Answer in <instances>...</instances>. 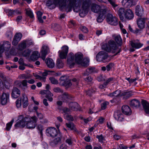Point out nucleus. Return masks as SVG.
<instances>
[{"instance_id":"f257e3e1","label":"nucleus","mask_w":149,"mask_h":149,"mask_svg":"<svg viewBox=\"0 0 149 149\" xmlns=\"http://www.w3.org/2000/svg\"><path fill=\"white\" fill-rule=\"evenodd\" d=\"M102 47L104 50L108 52H111L113 53L116 52L115 55L119 53L121 50V49H120L116 52L118 47L115 41L112 40H109L107 43L103 44Z\"/></svg>"},{"instance_id":"f03ea898","label":"nucleus","mask_w":149,"mask_h":149,"mask_svg":"<svg viewBox=\"0 0 149 149\" xmlns=\"http://www.w3.org/2000/svg\"><path fill=\"white\" fill-rule=\"evenodd\" d=\"M117 13L120 19L122 21H124V17L127 19L131 20L134 17L132 11L129 8L125 10L123 8H120Z\"/></svg>"},{"instance_id":"7ed1b4c3","label":"nucleus","mask_w":149,"mask_h":149,"mask_svg":"<svg viewBox=\"0 0 149 149\" xmlns=\"http://www.w3.org/2000/svg\"><path fill=\"white\" fill-rule=\"evenodd\" d=\"M81 0H64V2L69 3L66 10L67 12L70 11L72 8L74 11L78 12L80 10L81 6L82 7Z\"/></svg>"},{"instance_id":"20e7f679","label":"nucleus","mask_w":149,"mask_h":149,"mask_svg":"<svg viewBox=\"0 0 149 149\" xmlns=\"http://www.w3.org/2000/svg\"><path fill=\"white\" fill-rule=\"evenodd\" d=\"M82 7L80 10L79 15L81 17H84L88 13L91 5V0H81Z\"/></svg>"},{"instance_id":"39448f33","label":"nucleus","mask_w":149,"mask_h":149,"mask_svg":"<svg viewBox=\"0 0 149 149\" xmlns=\"http://www.w3.org/2000/svg\"><path fill=\"white\" fill-rule=\"evenodd\" d=\"M24 120L26 122L27 128L29 129H32L36 127L38 118L35 116L32 117L28 116L24 117Z\"/></svg>"},{"instance_id":"423d86ee","label":"nucleus","mask_w":149,"mask_h":149,"mask_svg":"<svg viewBox=\"0 0 149 149\" xmlns=\"http://www.w3.org/2000/svg\"><path fill=\"white\" fill-rule=\"evenodd\" d=\"M91 9L92 12L95 13H100L103 12L104 14L107 10V7L104 6L98 5L95 3H91Z\"/></svg>"},{"instance_id":"0eeeda50","label":"nucleus","mask_w":149,"mask_h":149,"mask_svg":"<svg viewBox=\"0 0 149 149\" xmlns=\"http://www.w3.org/2000/svg\"><path fill=\"white\" fill-rule=\"evenodd\" d=\"M64 2V0H48L46 3V5L50 9H52L55 7L56 5L62 6Z\"/></svg>"},{"instance_id":"6e6552de","label":"nucleus","mask_w":149,"mask_h":149,"mask_svg":"<svg viewBox=\"0 0 149 149\" xmlns=\"http://www.w3.org/2000/svg\"><path fill=\"white\" fill-rule=\"evenodd\" d=\"M106 20L107 22L111 25L116 26L118 24L117 18L111 14L109 13L107 15Z\"/></svg>"},{"instance_id":"1a4fd4ad","label":"nucleus","mask_w":149,"mask_h":149,"mask_svg":"<svg viewBox=\"0 0 149 149\" xmlns=\"http://www.w3.org/2000/svg\"><path fill=\"white\" fill-rule=\"evenodd\" d=\"M108 57V54L104 51L100 52L96 55V59L97 61H102L103 62H105V60Z\"/></svg>"},{"instance_id":"9d476101","label":"nucleus","mask_w":149,"mask_h":149,"mask_svg":"<svg viewBox=\"0 0 149 149\" xmlns=\"http://www.w3.org/2000/svg\"><path fill=\"white\" fill-rule=\"evenodd\" d=\"M60 80L62 84L67 88L70 87L72 85L71 80L68 79L65 75L62 76L60 78Z\"/></svg>"},{"instance_id":"9b49d317","label":"nucleus","mask_w":149,"mask_h":149,"mask_svg":"<svg viewBox=\"0 0 149 149\" xmlns=\"http://www.w3.org/2000/svg\"><path fill=\"white\" fill-rule=\"evenodd\" d=\"M9 94L3 93L1 97H0V103L2 105L6 104L9 102Z\"/></svg>"},{"instance_id":"f8f14e48","label":"nucleus","mask_w":149,"mask_h":149,"mask_svg":"<svg viewBox=\"0 0 149 149\" xmlns=\"http://www.w3.org/2000/svg\"><path fill=\"white\" fill-rule=\"evenodd\" d=\"M67 63L70 68H72L74 65V56L73 53L70 52L67 58Z\"/></svg>"},{"instance_id":"ddd939ff","label":"nucleus","mask_w":149,"mask_h":149,"mask_svg":"<svg viewBox=\"0 0 149 149\" xmlns=\"http://www.w3.org/2000/svg\"><path fill=\"white\" fill-rule=\"evenodd\" d=\"M46 132L47 135L51 136L54 137L57 134L56 128L53 127L48 128L46 130Z\"/></svg>"},{"instance_id":"4468645a","label":"nucleus","mask_w":149,"mask_h":149,"mask_svg":"<svg viewBox=\"0 0 149 149\" xmlns=\"http://www.w3.org/2000/svg\"><path fill=\"white\" fill-rule=\"evenodd\" d=\"M146 18L139 17L137 19V23L139 28L141 29H143L145 27Z\"/></svg>"},{"instance_id":"2eb2a0df","label":"nucleus","mask_w":149,"mask_h":149,"mask_svg":"<svg viewBox=\"0 0 149 149\" xmlns=\"http://www.w3.org/2000/svg\"><path fill=\"white\" fill-rule=\"evenodd\" d=\"M49 52V50L48 47L45 45H43L41 50L42 58L44 60L46 56Z\"/></svg>"},{"instance_id":"dca6fc26","label":"nucleus","mask_w":149,"mask_h":149,"mask_svg":"<svg viewBox=\"0 0 149 149\" xmlns=\"http://www.w3.org/2000/svg\"><path fill=\"white\" fill-rule=\"evenodd\" d=\"M19 119H22V120H20L15 125V127H23L26 125V122L24 120V118L22 115H20L19 117Z\"/></svg>"},{"instance_id":"f3484780","label":"nucleus","mask_w":149,"mask_h":149,"mask_svg":"<svg viewBox=\"0 0 149 149\" xmlns=\"http://www.w3.org/2000/svg\"><path fill=\"white\" fill-rule=\"evenodd\" d=\"M40 93L41 94H46V97L47 98L49 101L50 102H52L53 100V98L52 97L53 96V95L49 90H44L41 91L40 92Z\"/></svg>"},{"instance_id":"a211bd4d","label":"nucleus","mask_w":149,"mask_h":149,"mask_svg":"<svg viewBox=\"0 0 149 149\" xmlns=\"http://www.w3.org/2000/svg\"><path fill=\"white\" fill-rule=\"evenodd\" d=\"M20 93V91L17 88L14 87L12 89V97L14 98H16L19 96Z\"/></svg>"},{"instance_id":"6ab92c4d","label":"nucleus","mask_w":149,"mask_h":149,"mask_svg":"<svg viewBox=\"0 0 149 149\" xmlns=\"http://www.w3.org/2000/svg\"><path fill=\"white\" fill-rule=\"evenodd\" d=\"M130 106L134 108H138L140 105V102L138 100L134 99L131 100L130 103Z\"/></svg>"},{"instance_id":"aec40b11","label":"nucleus","mask_w":149,"mask_h":149,"mask_svg":"<svg viewBox=\"0 0 149 149\" xmlns=\"http://www.w3.org/2000/svg\"><path fill=\"white\" fill-rule=\"evenodd\" d=\"M69 108L73 111H77L79 109V104L76 102H71L69 104Z\"/></svg>"},{"instance_id":"412c9836","label":"nucleus","mask_w":149,"mask_h":149,"mask_svg":"<svg viewBox=\"0 0 149 149\" xmlns=\"http://www.w3.org/2000/svg\"><path fill=\"white\" fill-rule=\"evenodd\" d=\"M114 116L116 120L119 121H122L124 119L123 115L119 111H117L115 112Z\"/></svg>"},{"instance_id":"4be33fe9","label":"nucleus","mask_w":149,"mask_h":149,"mask_svg":"<svg viewBox=\"0 0 149 149\" xmlns=\"http://www.w3.org/2000/svg\"><path fill=\"white\" fill-rule=\"evenodd\" d=\"M122 110L123 113L125 115H130L131 114V110L127 105L123 106L122 107Z\"/></svg>"},{"instance_id":"5701e85b","label":"nucleus","mask_w":149,"mask_h":149,"mask_svg":"<svg viewBox=\"0 0 149 149\" xmlns=\"http://www.w3.org/2000/svg\"><path fill=\"white\" fill-rule=\"evenodd\" d=\"M75 61L77 63L81 64L82 62L83 55L80 53H77L75 55Z\"/></svg>"},{"instance_id":"b1692460","label":"nucleus","mask_w":149,"mask_h":149,"mask_svg":"<svg viewBox=\"0 0 149 149\" xmlns=\"http://www.w3.org/2000/svg\"><path fill=\"white\" fill-rule=\"evenodd\" d=\"M141 103L145 112L149 114V103L145 100H142Z\"/></svg>"},{"instance_id":"393cba45","label":"nucleus","mask_w":149,"mask_h":149,"mask_svg":"<svg viewBox=\"0 0 149 149\" xmlns=\"http://www.w3.org/2000/svg\"><path fill=\"white\" fill-rule=\"evenodd\" d=\"M130 42V44L132 47L135 49L139 48L143 45V44L139 42H136L135 41H131Z\"/></svg>"},{"instance_id":"a878e982","label":"nucleus","mask_w":149,"mask_h":149,"mask_svg":"<svg viewBox=\"0 0 149 149\" xmlns=\"http://www.w3.org/2000/svg\"><path fill=\"white\" fill-rule=\"evenodd\" d=\"M143 10L139 6L137 5L136 7L135 13L136 15L141 17L143 13Z\"/></svg>"},{"instance_id":"bb28decb","label":"nucleus","mask_w":149,"mask_h":149,"mask_svg":"<svg viewBox=\"0 0 149 149\" xmlns=\"http://www.w3.org/2000/svg\"><path fill=\"white\" fill-rule=\"evenodd\" d=\"M132 91H124L121 93V96H123V98L124 99L126 100L132 96Z\"/></svg>"},{"instance_id":"cd10ccee","label":"nucleus","mask_w":149,"mask_h":149,"mask_svg":"<svg viewBox=\"0 0 149 149\" xmlns=\"http://www.w3.org/2000/svg\"><path fill=\"white\" fill-rule=\"evenodd\" d=\"M45 61L46 65L49 68H52L54 66V63L53 60L51 58H47Z\"/></svg>"},{"instance_id":"c85d7f7f","label":"nucleus","mask_w":149,"mask_h":149,"mask_svg":"<svg viewBox=\"0 0 149 149\" xmlns=\"http://www.w3.org/2000/svg\"><path fill=\"white\" fill-rule=\"evenodd\" d=\"M122 3L124 7L129 8L132 5V0H123Z\"/></svg>"},{"instance_id":"c756f323","label":"nucleus","mask_w":149,"mask_h":149,"mask_svg":"<svg viewBox=\"0 0 149 149\" xmlns=\"http://www.w3.org/2000/svg\"><path fill=\"white\" fill-rule=\"evenodd\" d=\"M28 99L27 97L24 95H22V104H23V107L24 108H26L28 105Z\"/></svg>"},{"instance_id":"7c9ffc66","label":"nucleus","mask_w":149,"mask_h":149,"mask_svg":"<svg viewBox=\"0 0 149 149\" xmlns=\"http://www.w3.org/2000/svg\"><path fill=\"white\" fill-rule=\"evenodd\" d=\"M40 56V54L38 51L33 52L30 56V59L33 61L37 60Z\"/></svg>"},{"instance_id":"2f4dec72","label":"nucleus","mask_w":149,"mask_h":149,"mask_svg":"<svg viewBox=\"0 0 149 149\" xmlns=\"http://www.w3.org/2000/svg\"><path fill=\"white\" fill-rule=\"evenodd\" d=\"M62 95H60V97L61 98V100L63 101H67L68 99H70L71 98L70 95L68 93L63 92Z\"/></svg>"},{"instance_id":"473e14b6","label":"nucleus","mask_w":149,"mask_h":149,"mask_svg":"<svg viewBox=\"0 0 149 149\" xmlns=\"http://www.w3.org/2000/svg\"><path fill=\"white\" fill-rule=\"evenodd\" d=\"M2 45L4 51L5 50L6 51H8L11 46V44L9 41L4 42Z\"/></svg>"},{"instance_id":"72a5a7b5","label":"nucleus","mask_w":149,"mask_h":149,"mask_svg":"<svg viewBox=\"0 0 149 149\" xmlns=\"http://www.w3.org/2000/svg\"><path fill=\"white\" fill-rule=\"evenodd\" d=\"M107 12V11H106V12L104 14H103L102 12L99 13V16L97 17V21L98 22H102L104 18V15L106 14Z\"/></svg>"},{"instance_id":"f704fd0d","label":"nucleus","mask_w":149,"mask_h":149,"mask_svg":"<svg viewBox=\"0 0 149 149\" xmlns=\"http://www.w3.org/2000/svg\"><path fill=\"white\" fill-rule=\"evenodd\" d=\"M38 74H58L57 73H56L54 71H50L45 70L39 71Z\"/></svg>"},{"instance_id":"c9c22d12","label":"nucleus","mask_w":149,"mask_h":149,"mask_svg":"<svg viewBox=\"0 0 149 149\" xmlns=\"http://www.w3.org/2000/svg\"><path fill=\"white\" fill-rule=\"evenodd\" d=\"M121 93L120 90H117L112 93L109 94L108 95L111 97H117L121 96Z\"/></svg>"},{"instance_id":"e433bc0d","label":"nucleus","mask_w":149,"mask_h":149,"mask_svg":"<svg viewBox=\"0 0 149 149\" xmlns=\"http://www.w3.org/2000/svg\"><path fill=\"white\" fill-rule=\"evenodd\" d=\"M27 83V81L26 79L22 81L21 83L22 86H21V87L23 91H24L28 88Z\"/></svg>"},{"instance_id":"4c0bfd02","label":"nucleus","mask_w":149,"mask_h":149,"mask_svg":"<svg viewBox=\"0 0 149 149\" xmlns=\"http://www.w3.org/2000/svg\"><path fill=\"white\" fill-rule=\"evenodd\" d=\"M86 71L87 72L86 74H89L96 73L97 71L94 68H90L87 69L86 70Z\"/></svg>"},{"instance_id":"58836bf2","label":"nucleus","mask_w":149,"mask_h":149,"mask_svg":"<svg viewBox=\"0 0 149 149\" xmlns=\"http://www.w3.org/2000/svg\"><path fill=\"white\" fill-rule=\"evenodd\" d=\"M61 141V138L60 137H57L55 138L53 141L50 143V145L52 146H53L54 145H56L60 143Z\"/></svg>"},{"instance_id":"ea45409f","label":"nucleus","mask_w":149,"mask_h":149,"mask_svg":"<svg viewBox=\"0 0 149 149\" xmlns=\"http://www.w3.org/2000/svg\"><path fill=\"white\" fill-rule=\"evenodd\" d=\"M47 75H35L36 79H39L42 81L45 82L46 81Z\"/></svg>"},{"instance_id":"a19ab883","label":"nucleus","mask_w":149,"mask_h":149,"mask_svg":"<svg viewBox=\"0 0 149 149\" xmlns=\"http://www.w3.org/2000/svg\"><path fill=\"white\" fill-rule=\"evenodd\" d=\"M115 40L117 43L119 45L122 44V40L120 35H117L115 37Z\"/></svg>"},{"instance_id":"79ce46f5","label":"nucleus","mask_w":149,"mask_h":149,"mask_svg":"<svg viewBox=\"0 0 149 149\" xmlns=\"http://www.w3.org/2000/svg\"><path fill=\"white\" fill-rule=\"evenodd\" d=\"M26 45L24 41L22 42L18 45V49L20 51H22L26 47Z\"/></svg>"},{"instance_id":"37998d69","label":"nucleus","mask_w":149,"mask_h":149,"mask_svg":"<svg viewBox=\"0 0 149 149\" xmlns=\"http://www.w3.org/2000/svg\"><path fill=\"white\" fill-rule=\"evenodd\" d=\"M5 11L8 13V15L9 16L13 17L15 15L14 10H9L8 9H4Z\"/></svg>"},{"instance_id":"c03bdc74","label":"nucleus","mask_w":149,"mask_h":149,"mask_svg":"<svg viewBox=\"0 0 149 149\" xmlns=\"http://www.w3.org/2000/svg\"><path fill=\"white\" fill-rule=\"evenodd\" d=\"M57 67L59 68H62L63 66V63L61 59H58L56 61Z\"/></svg>"},{"instance_id":"a18cd8bd","label":"nucleus","mask_w":149,"mask_h":149,"mask_svg":"<svg viewBox=\"0 0 149 149\" xmlns=\"http://www.w3.org/2000/svg\"><path fill=\"white\" fill-rule=\"evenodd\" d=\"M67 127L69 128L71 130H75V127L74 125L72 123H66L65 124Z\"/></svg>"},{"instance_id":"49530a36","label":"nucleus","mask_w":149,"mask_h":149,"mask_svg":"<svg viewBox=\"0 0 149 149\" xmlns=\"http://www.w3.org/2000/svg\"><path fill=\"white\" fill-rule=\"evenodd\" d=\"M64 117L65 119L68 120L73 121L74 120V118L71 115H69L67 113H65L64 114Z\"/></svg>"},{"instance_id":"de8ad7c7","label":"nucleus","mask_w":149,"mask_h":149,"mask_svg":"<svg viewBox=\"0 0 149 149\" xmlns=\"http://www.w3.org/2000/svg\"><path fill=\"white\" fill-rule=\"evenodd\" d=\"M58 53L59 56L61 59H64L66 58L67 54L61 51H59Z\"/></svg>"},{"instance_id":"09e8293b","label":"nucleus","mask_w":149,"mask_h":149,"mask_svg":"<svg viewBox=\"0 0 149 149\" xmlns=\"http://www.w3.org/2000/svg\"><path fill=\"white\" fill-rule=\"evenodd\" d=\"M14 121V120L12 119L10 122L7 124L6 128V130L9 131L10 130Z\"/></svg>"},{"instance_id":"8fccbe9b","label":"nucleus","mask_w":149,"mask_h":149,"mask_svg":"<svg viewBox=\"0 0 149 149\" xmlns=\"http://www.w3.org/2000/svg\"><path fill=\"white\" fill-rule=\"evenodd\" d=\"M22 37V34L20 33H16L14 36V38L19 41Z\"/></svg>"},{"instance_id":"3c124183","label":"nucleus","mask_w":149,"mask_h":149,"mask_svg":"<svg viewBox=\"0 0 149 149\" xmlns=\"http://www.w3.org/2000/svg\"><path fill=\"white\" fill-rule=\"evenodd\" d=\"M31 51L29 49H27L25 50L22 53V55L24 57L28 56H29Z\"/></svg>"},{"instance_id":"603ef678","label":"nucleus","mask_w":149,"mask_h":149,"mask_svg":"<svg viewBox=\"0 0 149 149\" xmlns=\"http://www.w3.org/2000/svg\"><path fill=\"white\" fill-rule=\"evenodd\" d=\"M106 78L104 75H100L97 78V80L99 81H104Z\"/></svg>"},{"instance_id":"864d4df0","label":"nucleus","mask_w":149,"mask_h":149,"mask_svg":"<svg viewBox=\"0 0 149 149\" xmlns=\"http://www.w3.org/2000/svg\"><path fill=\"white\" fill-rule=\"evenodd\" d=\"M37 129L39 131L41 135L42 134V130H43V126L41 124H39L37 127Z\"/></svg>"},{"instance_id":"5fc2aeb1","label":"nucleus","mask_w":149,"mask_h":149,"mask_svg":"<svg viewBox=\"0 0 149 149\" xmlns=\"http://www.w3.org/2000/svg\"><path fill=\"white\" fill-rule=\"evenodd\" d=\"M26 47H29L30 46L33 45V42L31 40H24Z\"/></svg>"},{"instance_id":"6e6d98bb","label":"nucleus","mask_w":149,"mask_h":149,"mask_svg":"<svg viewBox=\"0 0 149 149\" xmlns=\"http://www.w3.org/2000/svg\"><path fill=\"white\" fill-rule=\"evenodd\" d=\"M109 102H105L101 104V108L102 109L104 110L107 107V106Z\"/></svg>"},{"instance_id":"4d7b16f0","label":"nucleus","mask_w":149,"mask_h":149,"mask_svg":"<svg viewBox=\"0 0 149 149\" xmlns=\"http://www.w3.org/2000/svg\"><path fill=\"white\" fill-rule=\"evenodd\" d=\"M62 49L61 51L67 54L68 51V47L67 46H64L62 47Z\"/></svg>"},{"instance_id":"13d9d810","label":"nucleus","mask_w":149,"mask_h":149,"mask_svg":"<svg viewBox=\"0 0 149 149\" xmlns=\"http://www.w3.org/2000/svg\"><path fill=\"white\" fill-rule=\"evenodd\" d=\"M36 115L40 120H41L43 118H44V116L41 113H38V111H36Z\"/></svg>"},{"instance_id":"bf43d9fd","label":"nucleus","mask_w":149,"mask_h":149,"mask_svg":"<svg viewBox=\"0 0 149 149\" xmlns=\"http://www.w3.org/2000/svg\"><path fill=\"white\" fill-rule=\"evenodd\" d=\"M54 91L56 93H63V91L58 87H56L54 88Z\"/></svg>"},{"instance_id":"052dcab7","label":"nucleus","mask_w":149,"mask_h":149,"mask_svg":"<svg viewBox=\"0 0 149 149\" xmlns=\"http://www.w3.org/2000/svg\"><path fill=\"white\" fill-rule=\"evenodd\" d=\"M113 80V77H110L107 79L106 81L104 82V84L107 86Z\"/></svg>"},{"instance_id":"680f3d73","label":"nucleus","mask_w":149,"mask_h":149,"mask_svg":"<svg viewBox=\"0 0 149 149\" xmlns=\"http://www.w3.org/2000/svg\"><path fill=\"white\" fill-rule=\"evenodd\" d=\"M26 14L31 18H33L34 17L33 15L32 11L29 10H27L26 11Z\"/></svg>"},{"instance_id":"e2e57ef3","label":"nucleus","mask_w":149,"mask_h":149,"mask_svg":"<svg viewBox=\"0 0 149 149\" xmlns=\"http://www.w3.org/2000/svg\"><path fill=\"white\" fill-rule=\"evenodd\" d=\"M22 98L20 99V100H17L16 101V104L17 108L20 107L21 105L22 104Z\"/></svg>"},{"instance_id":"0e129e2a","label":"nucleus","mask_w":149,"mask_h":149,"mask_svg":"<svg viewBox=\"0 0 149 149\" xmlns=\"http://www.w3.org/2000/svg\"><path fill=\"white\" fill-rule=\"evenodd\" d=\"M49 79L51 81V83L54 84H58L57 80L55 78L53 77H50Z\"/></svg>"},{"instance_id":"69168bd1","label":"nucleus","mask_w":149,"mask_h":149,"mask_svg":"<svg viewBox=\"0 0 149 149\" xmlns=\"http://www.w3.org/2000/svg\"><path fill=\"white\" fill-rule=\"evenodd\" d=\"M113 65V64L110 63L106 66L107 71H109L112 68Z\"/></svg>"},{"instance_id":"338daca9","label":"nucleus","mask_w":149,"mask_h":149,"mask_svg":"<svg viewBox=\"0 0 149 149\" xmlns=\"http://www.w3.org/2000/svg\"><path fill=\"white\" fill-rule=\"evenodd\" d=\"M96 138L98 139L99 141L100 142H102L104 139V138L103 136L102 135H97L96 136Z\"/></svg>"},{"instance_id":"774afa93","label":"nucleus","mask_w":149,"mask_h":149,"mask_svg":"<svg viewBox=\"0 0 149 149\" xmlns=\"http://www.w3.org/2000/svg\"><path fill=\"white\" fill-rule=\"evenodd\" d=\"M40 122L41 124H45L48 123V120L47 119L43 118L40 120Z\"/></svg>"}]
</instances>
